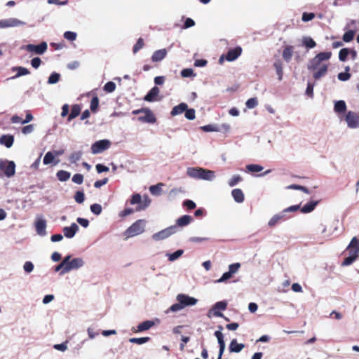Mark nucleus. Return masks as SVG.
<instances>
[{
	"label": "nucleus",
	"mask_w": 359,
	"mask_h": 359,
	"mask_svg": "<svg viewBox=\"0 0 359 359\" xmlns=\"http://www.w3.org/2000/svg\"><path fill=\"white\" fill-rule=\"evenodd\" d=\"M141 201H142V198H141L140 194H133L130 200V203L131 205L140 204L136 208L135 211H140L142 210H144L145 208H147L149 205V204L150 203V201L149 200L147 202H145L144 205H142Z\"/></svg>",
	"instance_id": "4468645a"
},
{
	"label": "nucleus",
	"mask_w": 359,
	"mask_h": 359,
	"mask_svg": "<svg viewBox=\"0 0 359 359\" xmlns=\"http://www.w3.org/2000/svg\"><path fill=\"white\" fill-rule=\"evenodd\" d=\"M58 160L55 161V156L53 152L48 151L47 152L43 158V162L45 165H48L52 163H54V165H56L58 163Z\"/></svg>",
	"instance_id": "2f4dec72"
},
{
	"label": "nucleus",
	"mask_w": 359,
	"mask_h": 359,
	"mask_svg": "<svg viewBox=\"0 0 359 359\" xmlns=\"http://www.w3.org/2000/svg\"><path fill=\"white\" fill-rule=\"evenodd\" d=\"M99 107V99L97 96H94L90 101V110L93 112H96Z\"/></svg>",
	"instance_id": "c03bdc74"
},
{
	"label": "nucleus",
	"mask_w": 359,
	"mask_h": 359,
	"mask_svg": "<svg viewBox=\"0 0 359 359\" xmlns=\"http://www.w3.org/2000/svg\"><path fill=\"white\" fill-rule=\"evenodd\" d=\"M36 231L39 235H46V222L43 219H39L36 222Z\"/></svg>",
	"instance_id": "a878e982"
},
{
	"label": "nucleus",
	"mask_w": 359,
	"mask_h": 359,
	"mask_svg": "<svg viewBox=\"0 0 359 359\" xmlns=\"http://www.w3.org/2000/svg\"><path fill=\"white\" fill-rule=\"evenodd\" d=\"M15 173L14 161L0 159V177H11Z\"/></svg>",
	"instance_id": "39448f33"
},
{
	"label": "nucleus",
	"mask_w": 359,
	"mask_h": 359,
	"mask_svg": "<svg viewBox=\"0 0 359 359\" xmlns=\"http://www.w3.org/2000/svg\"><path fill=\"white\" fill-rule=\"evenodd\" d=\"M144 225L145 221L144 219H138L126 229L124 234L127 238L140 235L144 232Z\"/></svg>",
	"instance_id": "423d86ee"
},
{
	"label": "nucleus",
	"mask_w": 359,
	"mask_h": 359,
	"mask_svg": "<svg viewBox=\"0 0 359 359\" xmlns=\"http://www.w3.org/2000/svg\"><path fill=\"white\" fill-rule=\"evenodd\" d=\"M154 325V321L145 320L138 325L137 331V332H143L145 330H148Z\"/></svg>",
	"instance_id": "7c9ffc66"
},
{
	"label": "nucleus",
	"mask_w": 359,
	"mask_h": 359,
	"mask_svg": "<svg viewBox=\"0 0 359 359\" xmlns=\"http://www.w3.org/2000/svg\"><path fill=\"white\" fill-rule=\"evenodd\" d=\"M181 76L182 77L187 78V77H190L192 76H195V74H194V71L192 69L187 68V69H184L182 70Z\"/></svg>",
	"instance_id": "13d9d810"
},
{
	"label": "nucleus",
	"mask_w": 359,
	"mask_h": 359,
	"mask_svg": "<svg viewBox=\"0 0 359 359\" xmlns=\"http://www.w3.org/2000/svg\"><path fill=\"white\" fill-rule=\"evenodd\" d=\"M355 32L353 30H349L348 32H346L343 35V41L345 42H350L351 41L354 36H355Z\"/></svg>",
	"instance_id": "ea45409f"
},
{
	"label": "nucleus",
	"mask_w": 359,
	"mask_h": 359,
	"mask_svg": "<svg viewBox=\"0 0 359 359\" xmlns=\"http://www.w3.org/2000/svg\"><path fill=\"white\" fill-rule=\"evenodd\" d=\"M184 251L182 250H178L175 251V252L169 255V260L172 262L177 258H179L182 254Z\"/></svg>",
	"instance_id": "bf43d9fd"
},
{
	"label": "nucleus",
	"mask_w": 359,
	"mask_h": 359,
	"mask_svg": "<svg viewBox=\"0 0 359 359\" xmlns=\"http://www.w3.org/2000/svg\"><path fill=\"white\" fill-rule=\"evenodd\" d=\"M244 347L243 344L237 343L236 339H234L231 341L229 348L230 352L239 353Z\"/></svg>",
	"instance_id": "c85d7f7f"
},
{
	"label": "nucleus",
	"mask_w": 359,
	"mask_h": 359,
	"mask_svg": "<svg viewBox=\"0 0 359 359\" xmlns=\"http://www.w3.org/2000/svg\"><path fill=\"white\" fill-rule=\"evenodd\" d=\"M318 204V201H311L305 204L301 209V212L303 213H309L313 211Z\"/></svg>",
	"instance_id": "473e14b6"
},
{
	"label": "nucleus",
	"mask_w": 359,
	"mask_h": 359,
	"mask_svg": "<svg viewBox=\"0 0 359 359\" xmlns=\"http://www.w3.org/2000/svg\"><path fill=\"white\" fill-rule=\"evenodd\" d=\"M77 34L76 32L71 31H67L64 33V37L71 41L76 40Z\"/></svg>",
	"instance_id": "4d7b16f0"
},
{
	"label": "nucleus",
	"mask_w": 359,
	"mask_h": 359,
	"mask_svg": "<svg viewBox=\"0 0 359 359\" xmlns=\"http://www.w3.org/2000/svg\"><path fill=\"white\" fill-rule=\"evenodd\" d=\"M47 43L46 42H41L39 45L27 44L24 48L28 52L42 55L47 50Z\"/></svg>",
	"instance_id": "9d476101"
},
{
	"label": "nucleus",
	"mask_w": 359,
	"mask_h": 359,
	"mask_svg": "<svg viewBox=\"0 0 359 359\" xmlns=\"http://www.w3.org/2000/svg\"><path fill=\"white\" fill-rule=\"evenodd\" d=\"M134 115L142 114L140 116L137 120L142 123H154L156 122V118L152 111L147 107L135 109L132 111Z\"/></svg>",
	"instance_id": "20e7f679"
},
{
	"label": "nucleus",
	"mask_w": 359,
	"mask_h": 359,
	"mask_svg": "<svg viewBox=\"0 0 359 359\" xmlns=\"http://www.w3.org/2000/svg\"><path fill=\"white\" fill-rule=\"evenodd\" d=\"M57 179L61 182H65L70 177V172L65 170H59L57 174Z\"/></svg>",
	"instance_id": "c9c22d12"
},
{
	"label": "nucleus",
	"mask_w": 359,
	"mask_h": 359,
	"mask_svg": "<svg viewBox=\"0 0 359 359\" xmlns=\"http://www.w3.org/2000/svg\"><path fill=\"white\" fill-rule=\"evenodd\" d=\"M183 206L186 207L188 210H193L196 208V203L191 200H185L183 202Z\"/></svg>",
	"instance_id": "338daca9"
},
{
	"label": "nucleus",
	"mask_w": 359,
	"mask_h": 359,
	"mask_svg": "<svg viewBox=\"0 0 359 359\" xmlns=\"http://www.w3.org/2000/svg\"><path fill=\"white\" fill-rule=\"evenodd\" d=\"M231 195L234 201L237 203H243L245 199L244 194L240 189H234L231 191Z\"/></svg>",
	"instance_id": "b1692460"
},
{
	"label": "nucleus",
	"mask_w": 359,
	"mask_h": 359,
	"mask_svg": "<svg viewBox=\"0 0 359 359\" xmlns=\"http://www.w3.org/2000/svg\"><path fill=\"white\" fill-rule=\"evenodd\" d=\"M90 208L91 212L96 215H100L102 210L101 205L98 203H94L91 205Z\"/></svg>",
	"instance_id": "de8ad7c7"
},
{
	"label": "nucleus",
	"mask_w": 359,
	"mask_h": 359,
	"mask_svg": "<svg viewBox=\"0 0 359 359\" xmlns=\"http://www.w3.org/2000/svg\"><path fill=\"white\" fill-rule=\"evenodd\" d=\"M159 92V88L154 86L145 95L144 100L147 102H153L155 100V98L158 95Z\"/></svg>",
	"instance_id": "5701e85b"
},
{
	"label": "nucleus",
	"mask_w": 359,
	"mask_h": 359,
	"mask_svg": "<svg viewBox=\"0 0 359 359\" xmlns=\"http://www.w3.org/2000/svg\"><path fill=\"white\" fill-rule=\"evenodd\" d=\"M163 186H164V184L161 182H159L156 185H152L149 187V191L154 196H159L161 194V187Z\"/></svg>",
	"instance_id": "72a5a7b5"
},
{
	"label": "nucleus",
	"mask_w": 359,
	"mask_h": 359,
	"mask_svg": "<svg viewBox=\"0 0 359 359\" xmlns=\"http://www.w3.org/2000/svg\"><path fill=\"white\" fill-rule=\"evenodd\" d=\"M241 47L237 46L234 48L229 50L225 55H222L219 58V61H222L224 57L227 61H233L236 60L241 55Z\"/></svg>",
	"instance_id": "9b49d317"
},
{
	"label": "nucleus",
	"mask_w": 359,
	"mask_h": 359,
	"mask_svg": "<svg viewBox=\"0 0 359 359\" xmlns=\"http://www.w3.org/2000/svg\"><path fill=\"white\" fill-rule=\"evenodd\" d=\"M81 111V107L79 104H76L72 105L71 112L67 118V121H71L72 120L77 117L80 114Z\"/></svg>",
	"instance_id": "bb28decb"
},
{
	"label": "nucleus",
	"mask_w": 359,
	"mask_h": 359,
	"mask_svg": "<svg viewBox=\"0 0 359 359\" xmlns=\"http://www.w3.org/2000/svg\"><path fill=\"white\" fill-rule=\"evenodd\" d=\"M248 171L251 172H258L262 171L264 168L262 165L257 164H249L246 166Z\"/></svg>",
	"instance_id": "79ce46f5"
},
{
	"label": "nucleus",
	"mask_w": 359,
	"mask_h": 359,
	"mask_svg": "<svg viewBox=\"0 0 359 359\" xmlns=\"http://www.w3.org/2000/svg\"><path fill=\"white\" fill-rule=\"evenodd\" d=\"M81 156L82 153L81 151L73 152L69 156V161L72 163H76L81 159Z\"/></svg>",
	"instance_id": "a18cd8bd"
},
{
	"label": "nucleus",
	"mask_w": 359,
	"mask_h": 359,
	"mask_svg": "<svg viewBox=\"0 0 359 359\" xmlns=\"http://www.w3.org/2000/svg\"><path fill=\"white\" fill-rule=\"evenodd\" d=\"M111 142L108 140H102L95 142L91 146V151L96 154L104 151L110 147Z\"/></svg>",
	"instance_id": "1a4fd4ad"
},
{
	"label": "nucleus",
	"mask_w": 359,
	"mask_h": 359,
	"mask_svg": "<svg viewBox=\"0 0 359 359\" xmlns=\"http://www.w3.org/2000/svg\"><path fill=\"white\" fill-rule=\"evenodd\" d=\"M346 110V105L344 100L337 101L334 104V111L337 113H344Z\"/></svg>",
	"instance_id": "f704fd0d"
},
{
	"label": "nucleus",
	"mask_w": 359,
	"mask_h": 359,
	"mask_svg": "<svg viewBox=\"0 0 359 359\" xmlns=\"http://www.w3.org/2000/svg\"><path fill=\"white\" fill-rule=\"evenodd\" d=\"M313 87H314V83H311L310 82L308 83L307 87L306 89V95H308L310 97H313Z\"/></svg>",
	"instance_id": "69168bd1"
},
{
	"label": "nucleus",
	"mask_w": 359,
	"mask_h": 359,
	"mask_svg": "<svg viewBox=\"0 0 359 359\" xmlns=\"http://www.w3.org/2000/svg\"><path fill=\"white\" fill-rule=\"evenodd\" d=\"M187 109V104L186 103H180V104L174 107L171 111V115L172 116H176L182 114L183 112H185V111Z\"/></svg>",
	"instance_id": "cd10ccee"
},
{
	"label": "nucleus",
	"mask_w": 359,
	"mask_h": 359,
	"mask_svg": "<svg viewBox=\"0 0 359 359\" xmlns=\"http://www.w3.org/2000/svg\"><path fill=\"white\" fill-rule=\"evenodd\" d=\"M150 340V337H140V338H130L129 339V341L133 344H143L144 343L148 342Z\"/></svg>",
	"instance_id": "e433bc0d"
},
{
	"label": "nucleus",
	"mask_w": 359,
	"mask_h": 359,
	"mask_svg": "<svg viewBox=\"0 0 359 359\" xmlns=\"http://www.w3.org/2000/svg\"><path fill=\"white\" fill-rule=\"evenodd\" d=\"M347 250L349 252V254H355L358 255L359 253V240L356 237H353L348 246L347 247Z\"/></svg>",
	"instance_id": "a211bd4d"
},
{
	"label": "nucleus",
	"mask_w": 359,
	"mask_h": 359,
	"mask_svg": "<svg viewBox=\"0 0 359 359\" xmlns=\"http://www.w3.org/2000/svg\"><path fill=\"white\" fill-rule=\"evenodd\" d=\"M240 267H241V264L240 263H234V264H232L229 265V271L232 274H234V273H236L238 271Z\"/></svg>",
	"instance_id": "774afa93"
},
{
	"label": "nucleus",
	"mask_w": 359,
	"mask_h": 359,
	"mask_svg": "<svg viewBox=\"0 0 359 359\" xmlns=\"http://www.w3.org/2000/svg\"><path fill=\"white\" fill-rule=\"evenodd\" d=\"M227 304L225 302H217L212 309L213 310V314L215 316L217 317H224V315L222 313L220 312V311H224L226 309Z\"/></svg>",
	"instance_id": "f3484780"
},
{
	"label": "nucleus",
	"mask_w": 359,
	"mask_h": 359,
	"mask_svg": "<svg viewBox=\"0 0 359 359\" xmlns=\"http://www.w3.org/2000/svg\"><path fill=\"white\" fill-rule=\"evenodd\" d=\"M166 55L167 50L165 48L156 50L151 56V60L153 62L161 61L165 57Z\"/></svg>",
	"instance_id": "412c9836"
},
{
	"label": "nucleus",
	"mask_w": 359,
	"mask_h": 359,
	"mask_svg": "<svg viewBox=\"0 0 359 359\" xmlns=\"http://www.w3.org/2000/svg\"><path fill=\"white\" fill-rule=\"evenodd\" d=\"M25 22L17 18H9L0 20V28L5 29L8 27H18L24 25Z\"/></svg>",
	"instance_id": "f8f14e48"
},
{
	"label": "nucleus",
	"mask_w": 359,
	"mask_h": 359,
	"mask_svg": "<svg viewBox=\"0 0 359 359\" xmlns=\"http://www.w3.org/2000/svg\"><path fill=\"white\" fill-rule=\"evenodd\" d=\"M195 110L194 109H187L185 111V117L189 120H194L196 117Z\"/></svg>",
	"instance_id": "052dcab7"
},
{
	"label": "nucleus",
	"mask_w": 359,
	"mask_h": 359,
	"mask_svg": "<svg viewBox=\"0 0 359 359\" xmlns=\"http://www.w3.org/2000/svg\"><path fill=\"white\" fill-rule=\"evenodd\" d=\"M245 104L248 108L253 109L258 104L257 99L256 97L250 98L247 100Z\"/></svg>",
	"instance_id": "5fc2aeb1"
},
{
	"label": "nucleus",
	"mask_w": 359,
	"mask_h": 359,
	"mask_svg": "<svg viewBox=\"0 0 359 359\" xmlns=\"http://www.w3.org/2000/svg\"><path fill=\"white\" fill-rule=\"evenodd\" d=\"M134 210L130 208H126L123 210L121 211L118 214L120 217H125L130 214H133L134 212Z\"/></svg>",
	"instance_id": "680f3d73"
},
{
	"label": "nucleus",
	"mask_w": 359,
	"mask_h": 359,
	"mask_svg": "<svg viewBox=\"0 0 359 359\" xmlns=\"http://www.w3.org/2000/svg\"><path fill=\"white\" fill-rule=\"evenodd\" d=\"M294 53V47L292 46L288 45L284 47L283 50L282 57L283 60L290 62Z\"/></svg>",
	"instance_id": "6ab92c4d"
},
{
	"label": "nucleus",
	"mask_w": 359,
	"mask_h": 359,
	"mask_svg": "<svg viewBox=\"0 0 359 359\" xmlns=\"http://www.w3.org/2000/svg\"><path fill=\"white\" fill-rule=\"evenodd\" d=\"M187 175L191 178L204 180H211L215 177L213 171L202 168H188Z\"/></svg>",
	"instance_id": "7ed1b4c3"
},
{
	"label": "nucleus",
	"mask_w": 359,
	"mask_h": 359,
	"mask_svg": "<svg viewBox=\"0 0 359 359\" xmlns=\"http://www.w3.org/2000/svg\"><path fill=\"white\" fill-rule=\"evenodd\" d=\"M16 70L18 71V72L15 75V77H19L21 76L27 75L30 73L29 69H27V68L23 67H16Z\"/></svg>",
	"instance_id": "6e6d98bb"
},
{
	"label": "nucleus",
	"mask_w": 359,
	"mask_h": 359,
	"mask_svg": "<svg viewBox=\"0 0 359 359\" xmlns=\"http://www.w3.org/2000/svg\"><path fill=\"white\" fill-rule=\"evenodd\" d=\"M284 220H285V215L283 212L281 214H277L271 217V219L268 222V225L270 227H273L276 224H279L280 222Z\"/></svg>",
	"instance_id": "4be33fe9"
},
{
	"label": "nucleus",
	"mask_w": 359,
	"mask_h": 359,
	"mask_svg": "<svg viewBox=\"0 0 359 359\" xmlns=\"http://www.w3.org/2000/svg\"><path fill=\"white\" fill-rule=\"evenodd\" d=\"M215 335L217 339L219 346V355H218L217 359H222V355H223L224 349H225V342L224 340V336L220 330L216 331L215 332Z\"/></svg>",
	"instance_id": "2eb2a0df"
},
{
	"label": "nucleus",
	"mask_w": 359,
	"mask_h": 359,
	"mask_svg": "<svg viewBox=\"0 0 359 359\" xmlns=\"http://www.w3.org/2000/svg\"><path fill=\"white\" fill-rule=\"evenodd\" d=\"M242 180L243 178L240 175H233L232 178L229 181V185L231 187H234Z\"/></svg>",
	"instance_id": "3c124183"
},
{
	"label": "nucleus",
	"mask_w": 359,
	"mask_h": 359,
	"mask_svg": "<svg viewBox=\"0 0 359 359\" xmlns=\"http://www.w3.org/2000/svg\"><path fill=\"white\" fill-rule=\"evenodd\" d=\"M74 199L78 203H82L85 200L84 193L81 191H77L75 193Z\"/></svg>",
	"instance_id": "864d4df0"
},
{
	"label": "nucleus",
	"mask_w": 359,
	"mask_h": 359,
	"mask_svg": "<svg viewBox=\"0 0 359 359\" xmlns=\"http://www.w3.org/2000/svg\"><path fill=\"white\" fill-rule=\"evenodd\" d=\"M314 18H315V14L313 13L305 12L302 14V20L304 22H308V21L313 20Z\"/></svg>",
	"instance_id": "0e129e2a"
},
{
	"label": "nucleus",
	"mask_w": 359,
	"mask_h": 359,
	"mask_svg": "<svg viewBox=\"0 0 359 359\" xmlns=\"http://www.w3.org/2000/svg\"><path fill=\"white\" fill-rule=\"evenodd\" d=\"M331 57L330 51L320 52L309 61L307 68L309 71L313 72V76L315 80H318L326 75L329 65L323 62L328 61Z\"/></svg>",
	"instance_id": "f257e3e1"
},
{
	"label": "nucleus",
	"mask_w": 359,
	"mask_h": 359,
	"mask_svg": "<svg viewBox=\"0 0 359 359\" xmlns=\"http://www.w3.org/2000/svg\"><path fill=\"white\" fill-rule=\"evenodd\" d=\"M83 265V261L81 258H74L72 260H67L65 268L60 272V274H65L72 270L78 269Z\"/></svg>",
	"instance_id": "6e6552de"
},
{
	"label": "nucleus",
	"mask_w": 359,
	"mask_h": 359,
	"mask_svg": "<svg viewBox=\"0 0 359 359\" xmlns=\"http://www.w3.org/2000/svg\"><path fill=\"white\" fill-rule=\"evenodd\" d=\"M346 121L348 127L356 128L359 125V115L353 111H348L346 116Z\"/></svg>",
	"instance_id": "ddd939ff"
},
{
	"label": "nucleus",
	"mask_w": 359,
	"mask_h": 359,
	"mask_svg": "<svg viewBox=\"0 0 359 359\" xmlns=\"http://www.w3.org/2000/svg\"><path fill=\"white\" fill-rule=\"evenodd\" d=\"M72 181L77 184H82L83 182V175L79 174V173L74 175V176L72 177Z\"/></svg>",
	"instance_id": "e2e57ef3"
},
{
	"label": "nucleus",
	"mask_w": 359,
	"mask_h": 359,
	"mask_svg": "<svg viewBox=\"0 0 359 359\" xmlns=\"http://www.w3.org/2000/svg\"><path fill=\"white\" fill-rule=\"evenodd\" d=\"M358 255L354 253L350 254V256L345 258L342 262V266H348L351 265L357 258Z\"/></svg>",
	"instance_id": "58836bf2"
},
{
	"label": "nucleus",
	"mask_w": 359,
	"mask_h": 359,
	"mask_svg": "<svg viewBox=\"0 0 359 359\" xmlns=\"http://www.w3.org/2000/svg\"><path fill=\"white\" fill-rule=\"evenodd\" d=\"M287 189H296V190H300V191H304V193L306 194H309V189L306 187H304V186H302V185H298V184H291V185H289Z\"/></svg>",
	"instance_id": "603ef678"
},
{
	"label": "nucleus",
	"mask_w": 359,
	"mask_h": 359,
	"mask_svg": "<svg viewBox=\"0 0 359 359\" xmlns=\"http://www.w3.org/2000/svg\"><path fill=\"white\" fill-rule=\"evenodd\" d=\"M116 89V84L113 81H108L104 86V90L107 93H112Z\"/></svg>",
	"instance_id": "8fccbe9b"
},
{
	"label": "nucleus",
	"mask_w": 359,
	"mask_h": 359,
	"mask_svg": "<svg viewBox=\"0 0 359 359\" xmlns=\"http://www.w3.org/2000/svg\"><path fill=\"white\" fill-rule=\"evenodd\" d=\"M302 42V45L308 49L313 48L316 46V41L310 36H304Z\"/></svg>",
	"instance_id": "c756f323"
},
{
	"label": "nucleus",
	"mask_w": 359,
	"mask_h": 359,
	"mask_svg": "<svg viewBox=\"0 0 359 359\" xmlns=\"http://www.w3.org/2000/svg\"><path fill=\"white\" fill-rule=\"evenodd\" d=\"M14 142V137L11 135H3L0 137V144L6 146L7 148L12 147Z\"/></svg>",
	"instance_id": "aec40b11"
},
{
	"label": "nucleus",
	"mask_w": 359,
	"mask_h": 359,
	"mask_svg": "<svg viewBox=\"0 0 359 359\" xmlns=\"http://www.w3.org/2000/svg\"><path fill=\"white\" fill-rule=\"evenodd\" d=\"M176 299L178 303L172 304L170 307L169 311L176 312L187 306H194L198 302L197 299L185 294H178L176 297Z\"/></svg>",
	"instance_id": "f03ea898"
},
{
	"label": "nucleus",
	"mask_w": 359,
	"mask_h": 359,
	"mask_svg": "<svg viewBox=\"0 0 359 359\" xmlns=\"http://www.w3.org/2000/svg\"><path fill=\"white\" fill-rule=\"evenodd\" d=\"M277 74L278 75L279 80L282 79L283 77V64L280 60L276 61L273 64Z\"/></svg>",
	"instance_id": "4c0bfd02"
},
{
	"label": "nucleus",
	"mask_w": 359,
	"mask_h": 359,
	"mask_svg": "<svg viewBox=\"0 0 359 359\" xmlns=\"http://www.w3.org/2000/svg\"><path fill=\"white\" fill-rule=\"evenodd\" d=\"M79 230V226L76 223H72L70 226L63 228V233L65 237L68 238H73Z\"/></svg>",
	"instance_id": "dca6fc26"
},
{
	"label": "nucleus",
	"mask_w": 359,
	"mask_h": 359,
	"mask_svg": "<svg viewBox=\"0 0 359 359\" xmlns=\"http://www.w3.org/2000/svg\"><path fill=\"white\" fill-rule=\"evenodd\" d=\"M144 46V40L142 38H139L133 48V53H137Z\"/></svg>",
	"instance_id": "37998d69"
},
{
	"label": "nucleus",
	"mask_w": 359,
	"mask_h": 359,
	"mask_svg": "<svg viewBox=\"0 0 359 359\" xmlns=\"http://www.w3.org/2000/svg\"><path fill=\"white\" fill-rule=\"evenodd\" d=\"M177 227L175 225L170 226L158 233L153 234L152 238L155 241H161L168 238L170 236L176 233Z\"/></svg>",
	"instance_id": "0eeeda50"
},
{
	"label": "nucleus",
	"mask_w": 359,
	"mask_h": 359,
	"mask_svg": "<svg viewBox=\"0 0 359 359\" xmlns=\"http://www.w3.org/2000/svg\"><path fill=\"white\" fill-rule=\"evenodd\" d=\"M350 49L347 48H342L339 53V60L344 62L346 60L348 55H349Z\"/></svg>",
	"instance_id": "a19ab883"
},
{
	"label": "nucleus",
	"mask_w": 359,
	"mask_h": 359,
	"mask_svg": "<svg viewBox=\"0 0 359 359\" xmlns=\"http://www.w3.org/2000/svg\"><path fill=\"white\" fill-rule=\"evenodd\" d=\"M193 220V218L190 215H183L178 218L176 221V226H185L189 224L191 221Z\"/></svg>",
	"instance_id": "393cba45"
},
{
	"label": "nucleus",
	"mask_w": 359,
	"mask_h": 359,
	"mask_svg": "<svg viewBox=\"0 0 359 359\" xmlns=\"http://www.w3.org/2000/svg\"><path fill=\"white\" fill-rule=\"evenodd\" d=\"M72 256L71 255H67L66 256L63 260L62 261V262L60 264H59L55 269V271H59L61 270V271L65 269V266H66V264H67V260H69L71 259Z\"/></svg>",
	"instance_id": "49530a36"
},
{
	"label": "nucleus",
	"mask_w": 359,
	"mask_h": 359,
	"mask_svg": "<svg viewBox=\"0 0 359 359\" xmlns=\"http://www.w3.org/2000/svg\"><path fill=\"white\" fill-rule=\"evenodd\" d=\"M60 75L58 73L53 72L48 78V83L49 84H54L59 81Z\"/></svg>",
	"instance_id": "09e8293b"
}]
</instances>
